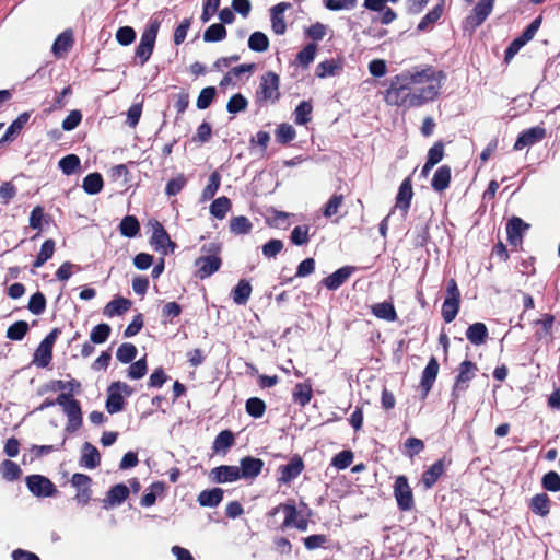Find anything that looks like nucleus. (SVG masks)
I'll use <instances>...</instances> for the list:
<instances>
[{
	"label": "nucleus",
	"instance_id": "obj_1",
	"mask_svg": "<svg viewBox=\"0 0 560 560\" xmlns=\"http://www.w3.org/2000/svg\"><path fill=\"white\" fill-rule=\"evenodd\" d=\"M445 80V74L433 67H425L396 75L386 90L388 105L409 109L434 101Z\"/></svg>",
	"mask_w": 560,
	"mask_h": 560
},
{
	"label": "nucleus",
	"instance_id": "obj_2",
	"mask_svg": "<svg viewBox=\"0 0 560 560\" xmlns=\"http://www.w3.org/2000/svg\"><path fill=\"white\" fill-rule=\"evenodd\" d=\"M279 512H282L284 514V520L279 526L272 524L271 526L275 529L284 530L289 527H295L301 532L307 530L308 520L303 516H300L293 500L285 503H280L273 506L271 510H269L266 513L268 523L270 522V518L275 517Z\"/></svg>",
	"mask_w": 560,
	"mask_h": 560
},
{
	"label": "nucleus",
	"instance_id": "obj_3",
	"mask_svg": "<svg viewBox=\"0 0 560 560\" xmlns=\"http://www.w3.org/2000/svg\"><path fill=\"white\" fill-rule=\"evenodd\" d=\"M221 247L217 243H209L202 246L203 255L196 259L195 265L198 267V276L203 279L220 269L221 259L219 253Z\"/></svg>",
	"mask_w": 560,
	"mask_h": 560
},
{
	"label": "nucleus",
	"instance_id": "obj_4",
	"mask_svg": "<svg viewBox=\"0 0 560 560\" xmlns=\"http://www.w3.org/2000/svg\"><path fill=\"white\" fill-rule=\"evenodd\" d=\"M56 402L62 407L63 412L68 418L66 431L73 433L79 430L83 422L80 401L74 399L69 393H61L56 398Z\"/></svg>",
	"mask_w": 560,
	"mask_h": 560
},
{
	"label": "nucleus",
	"instance_id": "obj_5",
	"mask_svg": "<svg viewBox=\"0 0 560 560\" xmlns=\"http://www.w3.org/2000/svg\"><path fill=\"white\" fill-rule=\"evenodd\" d=\"M279 88V75L272 71L266 72L260 78V83L256 91V102L259 104H275L281 95Z\"/></svg>",
	"mask_w": 560,
	"mask_h": 560
},
{
	"label": "nucleus",
	"instance_id": "obj_6",
	"mask_svg": "<svg viewBox=\"0 0 560 560\" xmlns=\"http://www.w3.org/2000/svg\"><path fill=\"white\" fill-rule=\"evenodd\" d=\"M133 389L128 384L116 381L113 382L107 389L106 410L108 413L114 415L121 411L125 408L126 401L124 396H131Z\"/></svg>",
	"mask_w": 560,
	"mask_h": 560
},
{
	"label": "nucleus",
	"instance_id": "obj_7",
	"mask_svg": "<svg viewBox=\"0 0 560 560\" xmlns=\"http://www.w3.org/2000/svg\"><path fill=\"white\" fill-rule=\"evenodd\" d=\"M159 28L160 22L158 20H152L141 35L140 43L136 49V55L140 59L141 66L149 60L153 51Z\"/></svg>",
	"mask_w": 560,
	"mask_h": 560
},
{
	"label": "nucleus",
	"instance_id": "obj_8",
	"mask_svg": "<svg viewBox=\"0 0 560 560\" xmlns=\"http://www.w3.org/2000/svg\"><path fill=\"white\" fill-rule=\"evenodd\" d=\"M394 497L400 511L407 512L415 508L413 492L406 476L400 475L396 478L394 483Z\"/></svg>",
	"mask_w": 560,
	"mask_h": 560
},
{
	"label": "nucleus",
	"instance_id": "obj_9",
	"mask_svg": "<svg viewBox=\"0 0 560 560\" xmlns=\"http://www.w3.org/2000/svg\"><path fill=\"white\" fill-rule=\"evenodd\" d=\"M30 492L37 498L55 497L58 493L55 483L43 475H30L25 478Z\"/></svg>",
	"mask_w": 560,
	"mask_h": 560
},
{
	"label": "nucleus",
	"instance_id": "obj_10",
	"mask_svg": "<svg viewBox=\"0 0 560 560\" xmlns=\"http://www.w3.org/2000/svg\"><path fill=\"white\" fill-rule=\"evenodd\" d=\"M477 371V364L470 360H465L459 364L458 374L452 388L454 398H458L462 393L467 390L469 382L476 376Z\"/></svg>",
	"mask_w": 560,
	"mask_h": 560
},
{
	"label": "nucleus",
	"instance_id": "obj_11",
	"mask_svg": "<svg viewBox=\"0 0 560 560\" xmlns=\"http://www.w3.org/2000/svg\"><path fill=\"white\" fill-rule=\"evenodd\" d=\"M451 464L452 459L443 456L429 466L421 475V485L423 486V489H432L439 479L445 474Z\"/></svg>",
	"mask_w": 560,
	"mask_h": 560
},
{
	"label": "nucleus",
	"instance_id": "obj_12",
	"mask_svg": "<svg viewBox=\"0 0 560 560\" xmlns=\"http://www.w3.org/2000/svg\"><path fill=\"white\" fill-rule=\"evenodd\" d=\"M305 469V464L299 454L293 455L289 463L281 465L278 468V482L282 485H289L295 478H298Z\"/></svg>",
	"mask_w": 560,
	"mask_h": 560
},
{
	"label": "nucleus",
	"instance_id": "obj_13",
	"mask_svg": "<svg viewBox=\"0 0 560 560\" xmlns=\"http://www.w3.org/2000/svg\"><path fill=\"white\" fill-rule=\"evenodd\" d=\"M150 243L156 252H160L163 255H166L168 252H173L175 247V244L171 241L167 232L158 221L152 223V236Z\"/></svg>",
	"mask_w": 560,
	"mask_h": 560
},
{
	"label": "nucleus",
	"instance_id": "obj_14",
	"mask_svg": "<svg viewBox=\"0 0 560 560\" xmlns=\"http://www.w3.org/2000/svg\"><path fill=\"white\" fill-rule=\"evenodd\" d=\"M70 482L74 488H77L74 497L75 501L82 506L86 505L92 495L91 477L85 474L75 472L72 475Z\"/></svg>",
	"mask_w": 560,
	"mask_h": 560
},
{
	"label": "nucleus",
	"instance_id": "obj_15",
	"mask_svg": "<svg viewBox=\"0 0 560 560\" xmlns=\"http://www.w3.org/2000/svg\"><path fill=\"white\" fill-rule=\"evenodd\" d=\"M440 364L435 357H431L427 366L422 371L420 388L422 390V399H425L433 387L439 373Z\"/></svg>",
	"mask_w": 560,
	"mask_h": 560
},
{
	"label": "nucleus",
	"instance_id": "obj_16",
	"mask_svg": "<svg viewBox=\"0 0 560 560\" xmlns=\"http://www.w3.org/2000/svg\"><path fill=\"white\" fill-rule=\"evenodd\" d=\"M264 466L265 463L262 459L253 456H245L240 460V477L246 480L255 479L261 474Z\"/></svg>",
	"mask_w": 560,
	"mask_h": 560
},
{
	"label": "nucleus",
	"instance_id": "obj_17",
	"mask_svg": "<svg viewBox=\"0 0 560 560\" xmlns=\"http://www.w3.org/2000/svg\"><path fill=\"white\" fill-rule=\"evenodd\" d=\"M529 229V224L525 223L521 218L513 217L506 224V234L510 245L518 247L523 242L524 233Z\"/></svg>",
	"mask_w": 560,
	"mask_h": 560
},
{
	"label": "nucleus",
	"instance_id": "obj_18",
	"mask_svg": "<svg viewBox=\"0 0 560 560\" xmlns=\"http://www.w3.org/2000/svg\"><path fill=\"white\" fill-rule=\"evenodd\" d=\"M493 4L494 0H479L472 13L467 18L466 23L474 28L481 25L492 12Z\"/></svg>",
	"mask_w": 560,
	"mask_h": 560
},
{
	"label": "nucleus",
	"instance_id": "obj_19",
	"mask_svg": "<svg viewBox=\"0 0 560 560\" xmlns=\"http://www.w3.org/2000/svg\"><path fill=\"white\" fill-rule=\"evenodd\" d=\"M290 8L291 4L289 2H280L271 8V28L275 34L283 35L285 33L287 23L284 21V12Z\"/></svg>",
	"mask_w": 560,
	"mask_h": 560
},
{
	"label": "nucleus",
	"instance_id": "obj_20",
	"mask_svg": "<svg viewBox=\"0 0 560 560\" xmlns=\"http://www.w3.org/2000/svg\"><path fill=\"white\" fill-rule=\"evenodd\" d=\"M210 476L217 483L234 482L241 479L238 474V467L233 465H221L214 467Z\"/></svg>",
	"mask_w": 560,
	"mask_h": 560
},
{
	"label": "nucleus",
	"instance_id": "obj_21",
	"mask_svg": "<svg viewBox=\"0 0 560 560\" xmlns=\"http://www.w3.org/2000/svg\"><path fill=\"white\" fill-rule=\"evenodd\" d=\"M546 136V130L541 127H533L518 136L515 141L514 149L522 150L525 147L533 145L534 143L542 140Z\"/></svg>",
	"mask_w": 560,
	"mask_h": 560
},
{
	"label": "nucleus",
	"instance_id": "obj_22",
	"mask_svg": "<svg viewBox=\"0 0 560 560\" xmlns=\"http://www.w3.org/2000/svg\"><path fill=\"white\" fill-rule=\"evenodd\" d=\"M528 508L533 514L546 517L551 510V499L546 492L537 493L529 500Z\"/></svg>",
	"mask_w": 560,
	"mask_h": 560
},
{
	"label": "nucleus",
	"instance_id": "obj_23",
	"mask_svg": "<svg viewBox=\"0 0 560 560\" xmlns=\"http://www.w3.org/2000/svg\"><path fill=\"white\" fill-rule=\"evenodd\" d=\"M129 488L124 483L113 486L104 499V508L120 505L129 497Z\"/></svg>",
	"mask_w": 560,
	"mask_h": 560
},
{
	"label": "nucleus",
	"instance_id": "obj_24",
	"mask_svg": "<svg viewBox=\"0 0 560 560\" xmlns=\"http://www.w3.org/2000/svg\"><path fill=\"white\" fill-rule=\"evenodd\" d=\"M101 464V454L98 450L90 442L82 445V454L80 457V465L89 469H94Z\"/></svg>",
	"mask_w": 560,
	"mask_h": 560
},
{
	"label": "nucleus",
	"instance_id": "obj_25",
	"mask_svg": "<svg viewBox=\"0 0 560 560\" xmlns=\"http://www.w3.org/2000/svg\"><path fill=\"white\" fill-rule=\"evenodd\" d=\"M444 158V144L442 141H436L428 151L427 162L421 170L422 176H428L433 166L442 161Z\"/></svg>",
	"mask_w": 560,
	"mask_h": 560
},
{
	"label": "nucleus",
	"instance_id": "obj_26",
	"mask_svg": "<svg viewBox=\"0 0 560 560\" xmlns=\"http://www.w3.org/2000/svg\"><path fill=\"white\" fill-rule=\"evenodd\" d=\"M312 397L313 388L310 380L295 384L292 392V399L294 404L301 407H305L307 404H310Z\"/></svg>",
	"mask_w": 560,
	"mask_h": 560
},
{
	"label": "nucleus",
	"instance_id": "obj_27",
	"mask_svg": "<svg viewBox=\"0 0 560 560\" xmlns=\"http://www.w3.org/2000/svg\"><path fill=\"white\" fill-rule=\"evenodd\" d=\"M413 196L411 182L409 178H406L399 187L397 197H396V208L400 209L404 214L407 213L410 202Z\"/></svg>",
	"mask_w": 560,
	"mask_h": 560
},
{
	"label": "nucleus",
	"instance_id": "obj_28",
	"mask_svg": "<svg viewBox=\"0 0 560 560\" xmlns=\"http://www.w3.org/2000/svg\"><path fill=\"white\" fill-rule=\"evenodd\" d=\"M224 491L221 488L202 490L197 498L200 506L215 508L223 500Z\"/></svg>",
	"mask_w": 560,
	"mask_h": 560
},
{
	"label": "nucleus",
	"instance_id": "obj_29",
	"mask_svg": "<svg viewBox=\"0 0 560 560\" xmlns=\"http://www.w3.org/2000/svg\"><path fill=\"white\" fill-rule=\"evenodd\" d=\"M451 177V167L448 165L440 166L432 177V188L439 192L444 191L450 186Z\"/></svg>",
	"mask_w": 560,
	"mask_h": 560
},
{
	"label": "nucleus",
	"instance_id": "obj_30",
	"mask_svg": "<svg viewBox=\"0 0 560 560\" xmlns=\"http://www.w3.org/2000/svg\"><path fill=\"white\" fill-rule=\"evenodd\" d=\"M352 269L350 267H342L325 278L323 284L328 290H336L351 276Z\"/></svg>",
	"mask_w": 560,
	"mask_h": 560
},
{
	"label": "nucleus",
	"instance_id": "obj_31",
	"mask_svg": "<svg viewBox=\"0 0 560 560\" xmlns=\"http://www.w3.org/2000/svg\"><path fill=\"white\" fill-rule=\"evenodd\" d=\"M235 443V435L231 430L221 431L214 439L212 450L215 453H226Z\"/></svg>",
	"mask_w": 560,
	"mask_h": 560
},
{
	"label": "nucleus",
	"instance_id": "obj_32",
	"mask_svg": "<svg viewBox=\"0 0 560 560\" xmlns=\"http://www.w3.org/2000/svg\"><path fill=\"white\" fill-rule=\"evenodd\" d=\"M466 337L472 345H482L488 338V329L483 323H475L468 327Z\"/></svg>",
	"mask_w": 560,
	"mask_h": 560
},
{
	"label": "nucleus",
	"instance_id": "obj_33",
	"mask_svg": "<svg viewBox=\"0 0 560 560\" xmlns=\"http://www.w3.org/2000/svg\"><path fill=\"white\" fill-rule=\"evenodd\" d=\"M73 45V35L71 31L61 33L52 45V52L56 57L65 55Z\"/></svg>",
	"mask_w": 560,
	"mask_h": 560
},
{
	"label": "nucleus",
	"instance_id": "obj_34",
	"mask_svg": "<svg viewBox=\"0 0 560 560\" xmlns=\"http://www.w3.org/2000/svg\"><path fill=\"white\" fill-rule=\"evenodd\" d=\"M30 119L28 113H22L7 129L3 137L0 139V145L7 141L13 139L15 135H18L24 126L27 124Z\"/></svg>",
	"mask_w": 560,
	"mask_h": 560
},
{
	"label": "nucleus",
	"instance_id": "obj_35",
	"mask_svg": "<svg viewBox=\"0 0 560 560\" xmlns=\"http://www.w3.org/2000/svg\"><path fill=\"white\" fill-rule=\"evenodd\" d=\"M165 491V483L163 481H155L153 482L149 489L148 492H145L140 501V504L142 506H152L154 505L156 501L158 495H162Z\"/></svg>",
	"mask_w": 560,
	"mask_h": 560
},
{
	"label": "nucleus",
	"instance_id": "obj_36",
	"mask_svg": "<svg viewBox=\"0 0 560 560\" xmlns=\"http://www.w3.org/2000/svg\"><path fill=\"white\" fill-rule=\"evenodd\" d=\"M231 207L232 205L230 199L228 197L222 196L212 201V203L210 205V213L214 218L222 220L231 210Z\"/></svg>",
	"mask_w": 560,
	"mask_h": 560
},
{
	"label": "nucleus",
	"instance_id": "obj_37",
	"mask_svg": "<svg viewBox=\"0 0 560 560\" xmlns=\"http://www.w3.org/2000/svg\"><path fill=\"white\" fill-rule=\"evenodd\" d=\"M103 178L100 173H91L84 179L82 187L89 195L98 194L103 189Z\"/></svg>",
	"mask_w": 560,
	"mask_h": 560
},
{
	"label": "nucleus",
	"instance_id": "obj_38",
	"mask_svg": "<svg viewBox=\"0 0 560 560\" xmlns=\"http://www.w3.org/2000/svg\"><path fill=\"white\" fill-rule=\"evenodd\" d=\"M267 406L261 398L250 397L246 400L245 410L246 412L255 418H261L266 412Z\"/></svg>",
	"mask_w": 560,
	"mask_h": 560
},
{
	"label": "nucleus",
	"instance_id": "obj_39",
	"mask_svg": "<svg viewBox=\"0 0 560 560\" xmlns=\"http://www.w3.org/2000/svg\"><path fill=\"white\" fill-rule=\"evenodd\" d=\"M248 47L257 52H264L269 48V39L262 32H254L248 38Z\"/></svg>",
	"mask_w": 560,
	"mask_h": 560
},
{
	"label": "nucleus",
	"instance_id": "obj_40",
	"mask_svg": "<svg viewBox=\"0 0 560 560\" xmlns=\"http://www.w3.org/2000/svg\"><path fill=\"white\" fill-rule=\"evenodd\" d=\"M138 350L133 343L125 342L121 343L117 351H116V358L121 363H131L136 357H137Z\"/></svg>",
	"mask_w": 560,
	"mask_h": 560
},
{
	"label": "nucleus",
	"instance_id": "obj_41",
	"mask_svg": "<svg viewBox=\"0 0 560 560\" xmlns=\"http://www.w3.org/2000/svg\"><path fill=\"white\" fill-rule=\"evenodd\" d=\"M252 293V285L247 280H241L232 291L233 301L244 304Z\"/></svg>",
	"mask_w": 560,
	"mask_h": 560
},
{
	"label": "nucleus",
	"instance_id": "obj_42",
	"mask_svg": "<svg viewBox=\"0 0 560 560\" xmlns=\"http://www.w3.org/2000/svg\"><path fill=\"white\" fill-rule=\"evenodd\" d=\"M354 454L351 450H343L331 458V466L337 470L347 469L353 462Z\"/></svg>",
	"mask_w": 560,
	"mask_h": 560
},
{
	"label": "nucleus",
	"instance_id": "obj_43",
	"mask_svg": "<svg viewBox=\"0 0 560 560\" xmlns=\"http://www.w3.org/2000/svg\"><path fill=\"white\" fill-rule=\"evenodd\" d=\"M51 359L52 349L40 342L37 349L35 350L33 362L37 366L46 368L51 362Z\"/></svg>",
	"mask_w": 560,
	"mask_h": 560
},
{
	"label": "nucleus",
	"instance_id": "obj_44",
	"mask_svg": "<svg viewBox=\"0 0 560 560\" xmlns=\"http://www.w3.org/2000/svg\"><path fill=\"white\" fill-rule=\"evenodd\" d=\"M131 302L125 298H118L109 302L105 307L106 315H121L130 310Z\"/></svg>",
	"mask_w": 560,
	"mask_h": 560
},
{
	"label": "nucleus",
	"instance_id": "obj_45",
	"mask_svg": "<svg viewBox=\"0 0 560 560\" xmlns=\"http://www.w3.org/2000/svg\"><path fill=\"white\" fill-rule=\"evenodd\" d=\"M252 229V222L244 215L235 217L230 221V230L233 234H248Z\"/></svg>",
	"mask_w": 560,
	"mask_h": 560
},
{
	"label": "nucleus",
	"instance_id": "obj_46",
	"mask_svg": "<svg viewBox=\"0 0 560 560\" xmlns=\"http://www.w3.org/2000/svg\"><path fill=\"white\" fill-rule=\"evenodd\" d=\"M555 323V317H544L534 320L535 327H537L535 331V337L537 340H541L542 338L551 335V329Z\"/></svg>",
	"mask_w": 560,
	"mask_h": 560
},
{
	"label": "nucleus",
	"instance_id": "obj_47",
	"mask_svg": "<svg viewBox=\"0 0 560 560\" xmlns=\"http://www.w3.org/2000/svg\"><path fill=\"white\" fill-rule=\"evenodd\" d=\"M30 327L24 320H18L13 323L7 330V338L13 341H19L24 338Z\"/></svg>",
	"mask_w": 560,
	"mask_h": 560
},
{
	"label": "nucleus",
	"instance_id": "obj_48",
	"mask_svg": "<svg viewBox=\"0 0 560 560\" xmlns=\"http://www.w3.org/2000/svg\"><path fill=\"white\" fill-rule=\"evenodd\" d=\"M140 225L138 220L132 215L125 217L119 225L120 233L127 237H133L139 232Z\"/></svg>",
	"mask_w": 560,
	"mask_h": 560
},
{
	"label": "nucleus",
	"instance_id": "obj_49",
	"mask_svg": "<svg viewBox=\"0 0 560 560\" xmlns=\"http://www.w3.org/2000/svg\"><path fill=\"white\" fill-rule=\"evenodd\" d=\"M442 13H443V5H441V4L436 5L435 8H433L430 12H428L422 18V20L420 21V23L417 26V30L419 32H423V31L428 30L429 26L433 25L442 16Z\"/></svg>",
	"mask_w": 560,
	"mask_h": 560
},
{
	"label": "nucleus",
	"instance_id": "obj_50",
	"mask_svg": "<svg viewBox=\"0 0 560 560\" xmlns=\"http://www.w3.org/2000/svg\"><path fill=\"white\" fill-rule=\"evenodd\" d=\"M55 252V242L52 240H47L44 242V244L40 247V250L33 264L35 268H39L43 266L52 255Z\"/></svg>",
	"mask_w": 560,
	"mask_h": 560
},
{
	"label": "nucleus",
	"instance_id": "obj_51",
	"mask_svg": "<svg viewBox=\"0 0 560 560\" xmlns=\"http://www.w3.org/2000/svg\"><path fill=\"white\" fill-rule=\"evenodd\" d=\"M220 183H221L220 174L218 172H213L209 177L207 186L202 190L201 198L203 201L210 200L214 197V195L219 190Z\"/></svg>",
	"mask_w": 560,
	"mask_h": 560
},
{
	"label": "nucleus",
	"instance_id": "obj_52",
	"mask_svg": "<svg viewBox=\"0 0 560 560\" xmlns=\"http://www.w3.org/2000/svg\"><path fill=\"white\" fill-rule=\"evenodd\" d=\"M21 474H22V470L16 463H14L10 459L3 460L2 465H1V475L5 480H8V481L16 480L20 478Z\"/></svg>",
	"mask_w": 560,
	"mask_h": 560
},
{
	"label": "nucleus",
	"instance_id": "obj_53",
	"mask_svg": "<svg viewBox=\"0 0 560 560\" xmlns=\"http://www.w3.org/2000/svg\"><path fill=\"white\" fill-rule=\"evenodd\" d=\"M541 486L546 491H560V475L553 470L546 472L541 478Z\"/></svg>",
	"mask_w": 560,
	"mask_h": 560
},
{
	"label": "nucleus",
	"instance_id": "obj_54",
	"mask_svg": "<svg viewBox=\"0 0 560 560\" xmlns=\"http://www.w3.org/2000/svg\"><path fill=\"white\" fill-rule=\"evenodd\" d=\"M247 106L248 101L246 100V97L240 93H236L229 100L226 104V110L230 114H237L240 112L246 110Z\"/></svg>",
	"mask_w": 560,
	"mask_h": 560
},
{
	"label": "nucleus",
	"instance_id": "obj_55",
	"mask_svg": "<svg viewBox=\"0 0 560 560\" xmlns=\"http://www.w3.org/2000/svg\"><path fill=\"white\" fill-rule=\"evenodd\" d=\"M225 36H226V30L220 23L210 25L203 33V39L206 42H219V40L224 39Z\"/></svg>",
	"mask_w": 560,
	"mask_h": 560
},
{
	"label": "nucleus",
	"instance_id": "obj_56",
	"mask_svg": "<svg viewBox=\"0 0 560 560\" xmlns=\"http://www.w3.org/2000/svg\"><path fill=\"white\" fill-rule=\"evenodd\" d=\"M404 447H405V454L408 457L412 458V457L419 455L424 450L425 446H424V442L421 439L411 436L405 441Z\"/></svg>",
	"mask_w": 560,
	"mask_h": 560
},
{
	"label": "nucleus",
	"instance_id": "obj_57",
	"mask_svg": "<svg viewBox=\"0 0 560 560\" xmlns=\"http://www.w3.org/2000/svg\"><path fill=\"white\" fill-rule=\"evenodd\" d=\"M312 105L310 102H301L294 110L295 122L298 125H305L311 120Z\"/></svg>",
	"mask_w": 560,
	"mask_h": 560
},
{
	"label": "nucleus",
	"instance_id": "obj_58",
	"mask_svg": "<svg viewBox=\"0 0 560 560\" xmlns=\"http://www.w3.org/2000/svg\"><path fill=\"white\" fill-rule=\"evenodd\" d=\"M148 371L147 360L145 358H141L136 362H131L128 368V377L131 380H140L142 378Z\"/></svg>",
	"mask_w": 560,
	"mask_h": 560
},
{
	"label": "nucleus",
	"instance_id": "obj_59",
	"mask_svg": "<svg viewBox=\"0 0 560 560\" xmlns=\"http://www.w3.org/2000/svg\"><path fill=\"white\" fill-rule=\"evenodd\" d=\"M110 334V327L107 324H98L96 325L90 335V339L93 343H103L105 342Z\"/></svg>",
	"mask_w": 560,
	"mask_h": 560
},
{
	"label": "nucleus",
	"instance_id": "obj_60",
	"mask_svg": "<svg viewBox=\"0 0 560 560\" xmlns=\"http://www.w3.org/2000/svg\"><path fill=\"white\" fill-rule=\"evenodd\" d=\"M214 97H215V88H213V86L205 88L201 90V92L197 98L196 105L199 109H206L211 105Z\"/></svg>",
	"mask_w": 560,
	"mask_h": 560
},
{
	"label": "nucleus",
	"instance_id": "obj_61",
	"mask_svg": "<svg viewBox=\"0 0 560 560\" xmlns=\"http://www.w3.org/2000/svg\"><path fill=\"white\" fill-rule=\"evenodd\" d=\"M79 166L80 159L75 154H69L59 161V167L66 175L74 173Z\"/></svg>",
	"mask_w": 560,
	"mask_h": 560
},
{
	"label": "nucleus",
	"instance_id": "obj_62",
	"mask_svg": "<svg viewBox=\"0 0 560 560\" xmlns=\"http://www.w3.org/2000/svg\"><path fill=\"white\" fill-rule=\"evenodd\" d=\"M317 46L315 44L306 45L296 56L300 65L308 66L315 58Z\"/></svg>",
	"mask_w": 560,
	"mask_h": 560
},
{
	"label": "nucleus",
	"instance_id": "obj_63",
	"mask_svg": "<svg viewBox=\"0 0 560 560\" xmlns=\"http://www.w3.org/2000/svg\"><path fill=\"white\" fill-rule=\"evenodd\" d=\"M308 225L295 226L291 233V242L294 245L301 246L308 242Z\"/></svg>",
	"mask_w": 560,
	"mask_h": 560
},
{
	"label": "nucleus",
	"instance_id": "obj_64",
	"mask_svg": "<svg viewBox=\"0 0 560 560\" xmlns=\"http://www.w3.org/2000/svg\"><path fill=\"white\" fill-rule=\"evenodd\" d=\"M327 541H328V537L324 534L310 535V536L303 538V544L307 550L323 548V547H325V544Z\"/></svg>",
	"mask_w": 560,
	"mask_h": 560
}]
</instances>
